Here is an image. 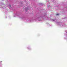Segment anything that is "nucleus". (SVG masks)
<instances>
[{
  "label": "nucleus",
  "instance_id": "f257e3e1",
  "mask_svg": "<svg viewBox=\"0 0 67 67\" xmlns=\"http://www.w3.org/2000/svg\"><path fill=\"white\" fill-rule=\"evenodd\" d=\"M56 15H59V14H56Z\"/></svg>",
  "mask_w": 67,
  "mask_h": 67
},
{
  "label": "nucleus",
  "instance_id": "f03ea898",
  "mask_svg": "<svg viewBox=\"0 0 67 67\" xmlns=\"http://www.w3.org/2000/svg\"><path fill=\"white\" fill-rule=\"evenodd\" d=\"M10 7H11V5H10Z\"/></svg>",
  "mask_w": 67,
  "mask_h": 67
}]
</instances>
